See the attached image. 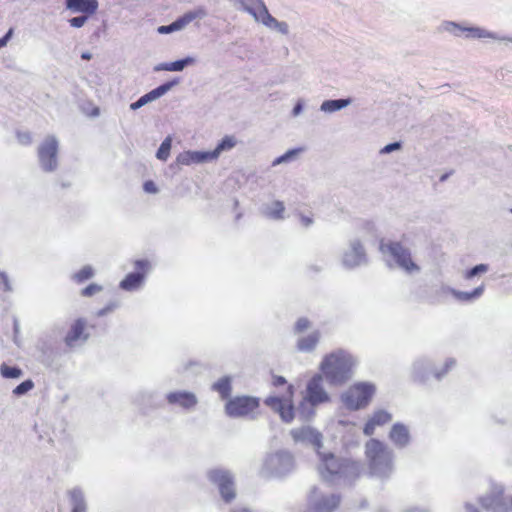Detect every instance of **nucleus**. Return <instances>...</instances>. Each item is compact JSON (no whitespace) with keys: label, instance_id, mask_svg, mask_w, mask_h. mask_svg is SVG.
<instances>
[{"label":"nucleus","instance_id":"f257e3e1","mask_svg":"<svg viewBox=\"0 0 512 512\" xmlns=\"http://www.w3.org/2000/svg\"><path fill=\"white\" fill-rule=\"evenodd\" d=\"M353 366L354 360L351 355L337 351L325 356L321 363V371L331 384L341 385L350 379Z\"/></svg>","mask_w":512,"mask_h":512},{"label":"nucleus","instance_id":"f03ea898","mask_svg":"<svg viewBox=\"0 0 512 512\" xmlns=\"http://www.w3.org/2000/svg\"><path fill=\"white\" fill-rule=\"evenodd\" d=\"M322 376L317 374L307 383L305 395L299 403L298 410L305 417H310L314 413V408L329 400L327 392L322 385Z\"/></svg>","mask_w":512,"mask_h":512},{"label":"nucleus","instance_id":"7ed1b4c3","mask_svg":"<svg viewBox=\"0 0 512 512\" xmlns=\"http://www.w3.org/2000/svg\"><path fill=\"white\" fill-rule=\"evenodd\" d=\"M375 393V387L369 383H356L343 395V402L347 408L358 410L369 404Z\"/></svg>","mask_w":512,"mask_h":512},{"label":"nucleus","instance_id":"20e7f679","mask_svg":"<svg viewBox=\"0 0 512 512\" xmlns=\"http://www.w3.org/2000/svg\"><path fill=\"white\" fill-rule=\"evenodd\" d=\"M293 398L294 387L293 385L288 384L284 395L269 396L264 400V403L274 412L278 413L284 422L289 423L294 419L295 416Z\"/></svg>","mask_w":512,"mask_h":512},{"label":"nucleus","instance_id":"39448f33","mask_svg":"<svg viewBox=\"0 0 512 512\" xmlns=\"http://www.w3.org/2000/svg\"><path fill=\"white\" fill-rule=\"evenodd\" d=\"M366 457L372 469L388 468L391 465L392 454L387 447L377 439L366 443Z\"/></svg>","mask_w":512,"mask_h":512},{"label":"nucleus","instance_id":"423d86ee","mask_svg":"<svg viewBox=\"0 0 512 512\" xmlns=\"http://www.w3.org/2000/svg\"><path fill=\"white\" fill-rule=\"evenodd\" d=\"M258 398L250 396H237L229 399L225 405V411L230 417L252 416L259 408Z\"/></svg>","mask_w":512,"mask_h":512},{"label":"nucleus","instance_id":"0eeeda50","mask_svg":"<svg viewBox=\"0 0 512 512\" xmlns=\"http://www.w3.org/2000/svg\"><path fill=\"white\" fill-rule=\"evenodd\" d=\"M379 249L381 252H388L395 259L398 266L407 272L417 271L419 267L413 262L411 254L407 248H405L399 242L384 243L381 241Z\"/></svg>","mask_w":512,"mask_h":512},{"label":"nucleus","instance_id":"6e6552de","mask_svg":"<svg viewBox=\"0 0 512 512\" xmlns=\"http://www.w3.org/2000/svg\"><path fill=\"white\" fill-rule=\"evenodd\" d=\"M58 141L54 136H48L38 147V157L41 167L51 172L57 167Z\"/></svg>","mask_w":512,"mask_h":512},{"label":"nucleus","instance_id":"1a4fd4ad","mask_svg":"<svg viewBox=\"0 0 512 512\" xmlns=\"http://www.w3.org/2000/svg\"><path fill=\"white\" fill-rule=\"evenodd\" d=\"M209 479L218 485L223 500L227 503L231 502L235 496L234 481L228 471L214 469L208 474Z\"/></svg>","mask_w":512,"mask_h":512},{"label":"nucleus","instance_id":"9d476101","mask_svg":"<svg viewBox=\"0 0 512 512\" xmlns=\"http://www.w3.org/2000/svg\"><path fill=\"white\" fill-rule=\"evenodd\" d=\"M149 267V263L146 260H138L135 262V268L138 270L135 273H129L126 277L120 282V287L124 290H134L138 288L145 276V273Z\"/></svg>","mask_w":512,"mask_h":512},{"label":"nucleus","instance_id":"9b49d317","mask_svg":"<svg viewBox=\"0 0 512 512\" xmlns=\"http://www.w3.org/2000/svg\"><path fill=\"white\" fill-rule=\"evenodd\" d=\"M88 337L89 334L87 333V321L83 318H79L71 324L64 340L67 346L72 347L77 342L86 341Z\"/></svg>","mask_w":512,"mask_h":512},{"label":"nucleus","instance_id":"f8f14e48","mask_svg":"<svg viewBox=\"0 0 512 512\" xmlns=\"http://www.w3.org/2000/svg\"><path fill=\"white\" fill-rule=\"evenodd\" d=\"M166 400L171 405H178L183 409H191L197 404V397L192 392L175 391L166 395Z\"/></svg>","mask_w":512,"mask_h":512},{"label":"nucleus","instance_id":"ddd939ff","mask_svg":"<svg viewBox=\"0 0 512 512\" xmlns=\"http://www.w3.org/2000/svg\"><path fill=\"white\" fill-rule=\"evenodd\" d=\"M258 12H253V15L257 20H260L264 25L270 28H276L279 31L286 33L288 30V26L284 22H278L267 10L266 6L259 2L258 4Z\"/></svg>","mask_w":512,"mask_h":512},{"label":"nucleus","instance_id":"4468645a","mask_svg":"<svg viewBox=\"0 0 512 512\" xmlns=\"http://www.w3.org/2000/svg\"><path fill=\"white\" fill-rule=\"evenodd\" d=\"M66 7L73 12H81L91 16L98 9L97 0H66Z\"/></svg>","mask_w":512,"mask_h":512},{"label":"nucleus","instance_id":"2eb2a0df","mask_svg":"<svg viewBox=\"0 0 512 512\" xmlns=\"http://www.w3.org/2000/svg\"><path fill=\"white\" fill-rule=\"evenodd\" d=\"M173 85H174V82H168L163 85H160L159 87L153 89L149 93L140 97L136 102L132 103L130 105L131 109L136 110V109L142 107L143 105H145L146 103L159 98L160 96L165 94L168 90H170L173 87Z\"/></svg>","mask_w":512,"mask_h":512},{"label":"nucleus","instance_id":"dca6fc26","mask_svg":"<svg viewBox=\"0 0 512 512\" xmlns=\"http://www.w3.org/2000/svg\"><path fill=\"white\" fill-rule=\"evenodd\" d=\"M391 421V415L385 410L375 411L372 417L364 426V434L370 436L374 433L377 426H382Z\"/></svg>","mask_w":512,"mask_h":512},{"label":"nucleus","instance_id":"f3484780","mask_svg":"<svg viewBox=\"0 0 512 512\" xmlns=\"http://www.w3.org/2000/svg\"><path fill=\"white\" fill-rule=\"evenodd\" d=\"M342 471V463L332 454L324 456L320 473L322 476L337 475Z\"/></svg>","mask_w":512,"mask_h":512},{"label":"nucleus","instance_id":"a211bd4d","mask_svg":"<svg viewBox=\"0 0 512 512\" xmlns=\"http://www.w3.org/2000/svg\"><path fill=\"white\" fill-rule=\"evenodd\" d=\"M365 258L363 246L357 242L352 245V248L344 256V263L348 267L359 265Z\"/></svg>","mask_w":512,"mask_h":512},{"label":"nucleus","instance_id":"6ab92c4d","mask_svg":"<svg viewBox=\"0 0 512 512\" xmlns=\"http://www.w3.org/2000/svg\"><path fill=\"white\" fill-rule=\"evenodd\" d=\"M213 160L210 152H185L178 156V162L183 165L201 163Z\"/></svg>","mask_w":512,"mask_h":512},{"label":"nucleus","instance_id":"aec40b11","mask_svg":"<svg viewBox=\"0 0 512 512\" xmlns=\"http://www.w3.org/2000/svg\"><path fill=\"white\" fill-rule=\"evenodd\" d=\"M204 15L205 11L202 8L185 13L182 17H180L179 19L170 24L171 32L184 28L186 25H188L196 18H200Z\"/></svg>","mask_w":512,"mask_h":512},{"label":"nucleus","instance_id":"412c9836","mask_svg":"<svg viewBox=\"0 0 512 512\" xmlns=\"http://www.w3.org/2000/svg\"><path fill=\"white\" fill-rule=\"evenodd\" d=\"M390 439L399 446H404L409 441V432L404 425L395 424L390 431Z\"/></svg>","mask_w":512,"mask_h":512},{"label":"nucleus","instance_id":"4be33fe9","mask_svg":"<svg viewBox=\"0 0 512 512\" xmlns=\"http://www.w3.org/2000/svg\"><path fill=\"white\" fill-rule=\"evenodd\" d=\"M320 339V333L315 331L308 336L302 337L297 342V347L300 351L309 352L312 351L318 344Z\"/></svg>","mask_w":512,"mask_h":512},{"label":"nucleus","instance_id":"5701e85b","mask_svg":"<svg viewBox=\"0 0 512 512\" xmlns=\"http://www.w3.org/2000/svg\"><path fill=\"white\" fill-rule=\"evenodd\" d=\"M236 145V140L233 136H225L213 151H210L212 159L218 158L222 151L230 150Z\"/></svg>","mask_w":512,"mask_h":512},{"label":"nucleus","instance_id":"b1692460","mask_svg":"<svg viewBox=\"0 0 512 512\" xmlns=\"http://www.w3.org/2000/svg\"><path fill=\"white\" fill-rule=\"evenodd\" d=\"M213 390L217 391L222 399H227L231 394V383L227 377L219 379L213 384Z\"/></svg>","mask_w":512,"mask_h":512},{"label":"nucleus","instance_id":"393cba45","mask_svg":"<svg viewBox=\"0 0 512 512\" xmlns=\"http://www.w3.org/2000/svg\"><path fill=\"white\" fill-rule=\"evenodd\" d=\"M350 99L326 100L322 103L321 109L325 112H335L346 107Z\"/></svg>","mask_w":512,"mask_h":512},{"label":"nucleus","instance_id":"a878e982","mask_svg":"<svg viewBox=\"0 0 512 512\" xmlns=\"http://www.w3.org/2000/svg\"><path fill=\"white\" fill-rule=\"evenodd\" d=\"M94 276V269L90 265L82 267L80 270L75 272L72 276L74 282L81 284L91 279Z\"/></svg>","mask_w":512,"mask_h":512},{"label":"nucleus","instance_id":"bb28decb","mask_svg":"<svg viewBox=\"0 0 512 512\" xmlns=\"http://www.w3.org/2000/svg\"><path fill=\"white\" fill-rule=\"evenodd\" d=\"M291 435L295 441H304L314 435V430L310 427H300L293 429Z\"/></svg>","mask_w":512,"mask_h":512},{"label":"nucleus","instance_id":"cd10ccee","mask_svg":"<svg viewBox=\"0 0 512 512\" xmlns=\"http://www.w3.org/2000/svg\"><path fill=\"white\" fill-rule=\"evenodd\" d=\"M194 60L190 57L177 60L171 63H167L163 65V69L167 71H181L183 70L187 65L192 64Z\"/></svg>","mask_w":512,"mask_h":512},{"label":"nucleus","instance_id":"c85d7f7f","mask_svg":"<svg viewBox=\"0 0 512 512\" xmlns=\"http://www.w3.org/2000/svg\"><path fill=\"white\" fill-rule=\"evenodd\" d=\"M1 375L7 379L19 378L22 375V371L18 367H11L7 364H2L0 367Z\"/></svg>","mask_w":512,"mask_h":512},{"label":"nucleus","instance_id":"c756f323","mask_svg":"<svg viewBox=\"0 0 512 512\" xmlns=\"http://www.w3.org/2000/svg\"><path fill=\"white\" fill-rule=\"evenodd\" d=\"M171 150V139L166 138L160 145L157 151V158L160 160H167Z\"/></svg>","mask_w":512,"mask_h":512},{"label":"nucleus","instance_id":"7c9ffc66","mask_svg":"<svg viewBox=\"0 0 512 512\" xmlns=\"http://www.w3.org/2000/svg\"><path fill=\"white\" fill-rule=\"evenodd\" d=\"M285 211L284 204L281 201H275L268 213L271 218L282 219Z\"/></svg>","mask_w":512,"mask_h":512},{"label":"nucleus","instance_id":"2f4dec72","mask_svg":"<svg viewBox=\"0 0 512 512\" xmlns=\"http://www.w3.org/2000/svg\"><path fill=\"white\" fill-rule=\"evenodd\" d=\"M483 292V287H477L474 289L471 293L466 292H454V295L457 299L463 300V301H469L473 298L479 297Z\"/></svg>","mask_w":512,"mask_h":512},{"label":"nucleus","instance_id":"473e14b6","mask_svg":"<svg viewBox=\"0 0 512 512\" xmlns=\"http://www.w3.org/2000/svg\"><path fill=\"white\" fill-rule=\"evenodd\" d=\"M33 387L34 383L31 380H25L14 388L13 394L16 396L23 395L30 391Z\"/></svg>","mask_w":512,"mask_h":512},{"label":"nucleus","instance_id":"72a5a7b5","mask_svg":"<svg viewBox=\"0 0 512 512\" xmlns=\"http://www.w3.org/2000/svg\"><path fill=\"white\" fill-rule=\"evenodd\" d=\"M103 290V287L96 283H91L87 287L81 290V295L83 297H91Z\"/></svg>","mask_w":512,"mask_h":512},{"label":"nucleus","instance_id":"f704fd0d","mask_svg":"<svg viewBox=\"0 0 512 512\" xmlns=\"http://www.w3.org/2000/svg\"><path fill=\"white\" fill-rule=\"evenodd\" d=\"M17 141L23 146H28L32 143V134L29 131H18L16 133Z\"/></svg>","mask_w":512,"mask_h":512},{"label":"nucleus","instance_id":"c9c22d12","mask_svg":"<svg viewBox=\"0 0 512 512\" xmlns=\"http://www.w3.org/2000/svg\"><path fill=\"white\" fill-rule=\"evenodd\" d=\"M302 151H304V148H296V149L289 150L284 155L277 158L274 161V164H279L281 162L287 161V160L291 159L292 157L298 155Z\"/></svg>","mask_w":512,"mask_h":512},{"label":"nucleus","instance_id":"e433bc0d","mask_svg":"<svg viewBox=\"0 0 512 512\" xmlns=\"http://www.w3.org/2000/svg\"><path fill=\"white\" fill-rule=\"evenodd\" d=\"M310 326H311V323H310L309 319L302 317V318H299L297 320V322L295 323L294 330L296 333H302L305 330H307Z\"/></svg>","mask_w":512,"mask_h":512},{"label":"nucleus","instance_id":"4c0bfd02","mask_svg":"<svg viewBox=\"0 0 512 512\" xmlns=\"http://www.w3.org/2000/svg\"><path fill=\"white\" fill-rule=\"evenodd\" d=\"M488 270L487 265L479 264L466 272V278L470 279L479 273H484Z\"/></svg>","mask_w":512,"mask_h":512},{"label":"nucleus","instance_id":"58836bf2","mask_svg":"<svg viewBox=\"0 0 512 512\" xmlns=\"http://www.w3.org/2000/svg\"><path fill=\"white\" fill-rule=\"evenodd\" d=\"M89 16H86V15H83V16H78V17H73L69 20V24L72 26V27H75V28H80L82 27L87 19H88Z\"/></svg>","mask_w":512,"mask_h":512},{"label":"nucleus","instance_id":"ea45409f","mask_svg":"<svg viewBox=\"0 0 512 512\" xmlns=\"http://www.w3.org/2000/svg\"><path fill=\"white\" fill-rule=\"evenodd\" d=\"M467 32V36L475 37V38H482L485 36V32L480 28H466L463 29Z\"/></svg>","mask_w":512,"mask_h":512},{"label":"nucleus","instance_id":"a19ab883","mask_svg":"<svg viewBox=\"0 0 512 512\" xmlns=\"http://www.w3.org/2000/svg\"><path fill=\"white\" fill-rule=\"evenodd\" d=\"M0 289H2L3 291L11 290L8 276L3 272H0Z\"/></svg>","mask_w":512,"mask_h":512},{"label":"nucleus","instance_id":"79ce46f5","mask_svg":"<svg viewBox=\"0 0 512 512\" xmlns=\"http://www.w3.org/2000/svg\"><path fill=\"white\" fill-rule=\"evenodd\" d=\"M272 385L274 387H279V386L287 385V381L282 376L273 375L272 376Z\"/></svg>","mask_w":512,"mask_h":512},{"label":"nucleus","instance_id":"37998d69","mask_svg":"<svg viewBox=\"0 0 512 512\" xmlns=\"http://www.w3.org/2000/svg\"><path fill=\"white\" fill-rule=\"evenodd\" d=\"M86 506L82 499H79L75 502L72 512H85Z\"/></svg>","mask_w":512,"mask_h":512},{"label":"nucleus","instance_id":"c03bdc74","mask_svg":"<svg viewBox=\"0 0 512 512\" xmlns=\"http://www.w3.org/2000/svg\"><path fill=\"white\" fill-rule=\"evenodd\" d=\"M400 146H401V145H400V143H398V142L391 143V144L386 145V146L381 150V152H382V153H390V152H392V151H394V150L399 149V148H400Z\"/></svg>","mask_w":512,"mask_h":512},{"label":"nucleus","instance_id":"a18cd8bd","mask_svg":"<svg viewBox=\"0 0 512 512\" xmlns=\"http://www.w3.org/2000/svg\"><path fill=\"white\" fill-rule=\"evenodd\" d=\"M144 190L148 193H155L157 192V187L153 181H146L144 183Z\"/></svg>","mask_w":512,"mask_h":512},{"label":"nucleus","instance_id":"49530a36","mask_svg":"<svg viewBox=\"0 0 512 512\" xmlns=\"http://www.w3.org/2000/svg\"><path fill=\"white\" fill-rule=\"evenodd\" d=\"M12 33H13V30H12V29H10V30L6 33V35H5L4 37L0 38V48L4 47V46L7 44L8 40H9V39H10V37L12 36Z\"/></svg>","mask_w":512,"mask_h":512},{"label":"nucleus","instance_id":"de8ad7c7","mask_svg":"<svg viewBox=\"0 0 512 512\" xmlns=\"http://www.w3.org/2000/svg\"><path fill=\"white\" fill-rule=\"evenodd\" d=\"M300 220L304 226H309L312 224L313 220L311 217L300 214Z\"/></svg>","mask_w":512,"mask_h":512},{"label":"nucleus","instance_id":"09e8293b","mask_svg":"<svg viewBox=\"0 0 512 512\" xmlns=\"http://www.w3.org/2000/svg\"><path fill=\"white\" fill-rule=\"evenodd\" d=\"M158 32H159L160 34H168V33H171L170 25H163V26L158 27Z\"/></svg>","mask_w":512,"mask_h":512},{"label":"nucleus","instance_id":"8fccbe9b","mask_svg":"<svg viewBox=\"0 0 512 512\" xmlns=\"http://www.w3.org/2000/svg\"><path fill=\"white\" fill-rule=\"evenodd\" d=\"M113 308H114V305H111V306L107 307L106 309L100 310L98 314L99 315H104L106 311H110Z\"/></svg>","mask_w":512,"mask_h":512},{"label":"nucleus","instance_id":"3c124183","mask_svg":"<svg viewBox=\"0 0 512 512\" xmlns=\"http://www.w3.org/2000/svg\"><path fill=\"white\" fill-rule=\"evenodd\" d=\"M81 58L84 59V60H90L91 59V54L88 53V52H84L82 55H81Z\"/></svg>","mask_w":512,"mask_h":512},{"label":"nucleus","instance_id":"603ef678","mask_svg":"<svg viewBox=\"0 0 512 512\" xmlns=\"http://www.w3.org/2000/svg\"><path fill=\"white\" fill-rule=\"evenodd\" d=\"M232 512H251L248 509H234Z\"/></svg>","mask_w":512,"mask_h":512},{"label":"nucleus","instance_id":"864d4df0","mask_svg":"<svg viewBox=\"0 0 512 512\" xmlns=\"http://www.w3.org/2000/svg\"><path fill=\"white\" fill-rule=\"evenodd\" d=\"M472 512H478V511L474 510V511H472Z\"/></svg>","mask_w":512,"mask_h":512}]
</instances>
